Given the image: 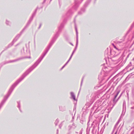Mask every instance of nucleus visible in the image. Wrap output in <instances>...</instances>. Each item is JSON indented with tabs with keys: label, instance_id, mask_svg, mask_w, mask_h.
I'll use <instances>...</instances> for the list:
<instances>
[{
	"label": "nucleus",
	"instance_id": "obj_29",
	"mask_svg": "<svg viewBox=\"0 0 134 134\" xmlns=\"http://www.w3.org/2000/svg\"><path fill=\"white\" fill-rule=\"evenodd\" d=\"M41 26V25H40V26H39V28H40V27Z\"/></svg>",
	"mask_w": 134,
	"mask_h": 134
},
{
	"label": "nucleus",
	"instance_id": "obj_26",
	"mask_svg": "<svg viewBox=\"0 0 134 134\" xmlns=\"http://www.w3.org/2000/svg\"><path fill=\"white\" fill-rule=\"evenodd\" d=\"M82 81H81V85H82Z\"/></svg>",
	"mask_w": 134,
	"mask_h": 134
},
{
	"label": "nucleus",
	"instance_id": "obj_20",
	"mask_svg": "<svg viewBox=\"0 0 134 134\" xmlns=\"http://www.w3.org/2000/svg\"><path fill=\"white\" fill-rule=\"evenodd\" d=\"M118 123H119V122H117L116 123V124L115 125V127H116V125H118Z\"/></svg>",
	"mask_w": 134,
	"mask_h": 134
},
{
	"label": "nucleus",
	"instance_id": "obj_5",
	"mask_svg": "<svg viewBox=\"0 0 134 134\" xmlns=\"http://www.w3.org/2000/svg\"><path fill=\"white\" fill-rule=\"evenodd\" d=\"M119 93V92H118L117 93H116V94L115 96V97H114V101H115V98L117 96H118Z\"/></svg>",
	"mask_w": 134,
	"mask_h": 134
},
{
	"label": "nucleus",
	"instance_id": "obj_16",
	"mask_svg": "<svg viewBox=\"0 0 134 134\" xmlns=\"http://www.w3.org/2000/svg\"><path fill=\"white\" fill-rule=\"evenodd\" d=\"M72 126H74L72 127L74 129L75 127V126L74 125V124H72Z\"/></svg>",
	"mask_w": 134,
	"mask_h": 134
},
{
	"label": "nucleus",
	"instance_id": "obj_9",
	"mask_svg": "<svg viewBox=\"0 0 134 134\" xmlns=\"http://www.w3.org/2000/svg\"><path fill=\"white\" fill-rule=\"evenodd\" d=\"M34 66H33V67H32V66L29 69V72H30L32 70L34 69H32L33 68Z\"/></svg>",
	"mask_w": 134,
	"mask_h": 134
},
{
	"label": "nucleus",
	"instance_id": "obj_2",
	"mask_svg": "<svg viewBox=\"0 0 134 134\" xmlns=\"http://www.w3.org/2000/svg\"><path fill=\"white\" fill-rule=\"evenodd\" d=\"M70 94L71 96V98H72L74 100H75V96L74 93L72 92H71L70 93Z\"/></svg>",
	"mask_w": 134,
	"mask_h": 134
},
{
	"label": "nucleus",
	"instance_id": "obj_10",
	"mask_svg": "<svg viewBox=\"0 0 134 134\" xmlns=\"http://www.w3.org/2000/svg\"><path fill=\"white\" fill-rule=\"evenodd\" d=\"M6 24L7 25H9L10 24V22L7 20H6Z\"/></svg>",
	"mask_w": 134,
	"mask_h": 134
},
{
	"label": "nucleus",
	"instance_id": "obj_21",
	"mask_svg": "<svg viewBox=\"0 0 134 134\" xmlns=\"http://www.w3.org/2000/svg\"><path fill=\"white\" fill-rule=\"evenodd\" d=\"M65 65H64L63 66L61 69V70H62V69H63L65 67Z\"/></svg>",
	"mask_w": 134,
	"mask_h": 134
},
{
	"label": "nucleus",
	"instance_id": "obj_3",
	"mask_svg": "<svg viewBox=\"0 0 134 134\" xmlns=\"http://www.w3.org/2000/svg\"><path fill=\"white\" fill-rule=\"evenodd\" d=\"M132 65L134 66V60L133 59L132 60L131 62H130V64L129 65V66Z\"/></svg>",
	"mask_w": 134,
	"mask_h": 134
},
{
	"label": "nucleus",
	"instance_id": "obj_6",
	"mask_svg": "<svg viewBox=\"0 0 134 134\" xmlns=\"http://www.w3.org/2000/svg\"><path fill=\"white\" fill-rule=\"evenodd\" d=\"M58 122H59V120L58 119H57L56 120V121L55 122V124L56 125H57V124L58 123Z\"/></svg>",
	"mask_w": 134,
	"mask_h": 134
},
{
	"label": "nucleus",
	"instance_id": "obj_15",
	"mask_svg": "<svg viewBox=\"0 0 134 134\" xmlns=\"http://www.w3.org/2000/svg\"><path fill=\"white\" fill-rule=\"evenodd\" d=\"M75 50H76V49H75L74 51H73V52H72V54H71V55H73L74 52H75Z\"/></svg>",
	"mask_w": 134,
	"mask_h": 134
},
{
	"label": "nucleus",
	"instance_id": "obj_13",
	"mask_svg": "<svg viewBox=\"0 0 134 134\" xmlns=\"http://www.w3.org/2000/svg\"><path fill=\"white\" fill-rule=\"evenodd\" d=\"M18 107L19 109H20V103L19 102H18Z\"/></svg>",
	"mask_w": 134,
	"mask_h": 134
},
{
	"label": "nucleus",
	"instance_id": "obj_11",
	"mask_svg": "<svg viewBox=\"0 0 134 134\" xmlns=\"http://www.w3.org/2000/svg\"><path fill=\"white\" fill-rule=\"evenodd\" d=\"M75 29H76V37H77V38H78V32H77V30L76 28Z\"/></svg>",
	"mask_w": 134,
	"mask_h": 134
},
{
	"label": "nucleus",
	"instance_id": "obj_22",
	"mask_svg": "<svg viewBox=\"0 0 134 134\" xmlns=\"http://www.w3.org/2000/svg\"><path fill=\"white\" fill-rule=\"evenodd\" d=\"M67 64H68V63H67L66 62V64L64 65H65H65H67Z\"/></svg>",
	"mask_w": 134,
	"mask_h": 134
},
{
	"label": "nucleus",
	"instance_id": "obj_4",
	"mask_svg": "<svg viewBox=\"0 0 134 134\" xmlns=\"http://www.w3.org/2000/svg\"><path fill=\"white\" fill-rule=\"evenodd\" d=\"M20 35L19 34L18 35H17L15 37V38L13 40V42H14L16 41L20 37Z\"/></svg>",
	"mask_w": 134,
	"mask_h": 134
},
{
	"label": "nucleus",
	"instance_id": "obj_7",
	"mask_svg": "<svg viewBox=\"0 0 134 134\" xmlns=\"http://www.w3.org/2000/svg\"><path fill=\"white\" fill-rule=\"evenodd\" d=\"M23 79V78L22 79H19V80H18L16 82V83H17V84L19 83Z\"/></svg>",
	"mask_w": 134,
	"mask_h": 134
},
{
	"label": "nucleus",
	"instance_id": "obj_27",
	"mask_svg": "<svg viewBox=\"0 0 134 134\" xmlns=\"http://www.w3.org/2000/svg\"><path fill=\"white\" fill-rule=\"evenodd\" d=\"M125 103V101L124 102H123V105H124V103Z\"/></svg>",
	"mask_w": 134,
	"mask_h": 134
},
{
	"label": "nucleus",
	"instance_id": "obj_19",
	"mask_svg": "<svg viewBox=\"0 0 134 134\" xmlns=\"http://www.w3.org/2000/svg\"><path fill=\"white\" fill-rule=\"evenodd\" d=\"M113 46H114V48H115L116 49H117V50H118V48H116V47L115 46H114V45H113Z\"/></svg>",
	"mask_w": 134,
	"mask_h": 134
},
{
	"label": "nucleus",
	"instance_id": "obj_32",
	"mask_svg": "<svg viewBox=\"0 0 134 134\" xmlns=\"http://www.w3.org/2000/svg\"><path fill=\"white\" fill-rule=\"evenodd\" d=\"M14 60H13V61H12V62H14Z\"/></svg>",
	"mask_w": 134,
	"mask_h": 134
},
{
	"label": "nucleus",
	"instance_id": "obj_14",
	"mask_svg": "<svg viewBox=\"0 0 134 134\" xmlns=\"http://www.w3.org/2000/svg\"><path fill=\"white\" fill-rule=\"evenodd\" d=\"M78 43V38H77V42L76 44V46H77Z\"/></svg>",
	"mask_w": 134,
	"mask_h": 134
},
{
	"label": "nucleus",
	"instance_id": "obj_12",
	"mask_svg": "<svg viewBox=\"0 0 134 134\" xmlns=\"http://www.w3.org/2000/svg\"><path fill=\"white\" fill-rule=\"evenodd\" d=\"M72 127L71 126H69L68 127V129L69 130H70L71 128Z\"/></svg>",
	"mask_w": 134,
	"mask_h": 134
},
{
	"label": "nucleus",
	"instance_id": "obj_30",
	"mask_svg": "<svg viewBox=\"0 0 134 134\" xmlns=\"http://www.w3.org/2000/svg\"><path fill=\"white\" fill-rule=\"evenodd\" d=\"M58 130H57V133H58Z\"/></svg>",
	"mask_w": 134,
	"mask_h": 134
},
{
	"label": "nucleus",
	"instance_id": "obj_34",
	"mask_svg": "<svg viewBox=\"0 0 134 134\" xmlns=\"http://www.w3.org/2000/svg\"><path fill=\"white\" fill-rule=\"evenodd\" d=\"M83 0H82V1H83Z\"/></svg>",
	"mask_w": 134,
	"mask_h": 134
},
{
	"label": "nucleus",
	"instance_id": "obj_23",
	"mask_svg": "<svg viewBox=\"0 0 134 134\" xmlns=\"http://www.w3.org/2000/svg\"><path fill=\"white\" fill-rule=\"evenodd\" d=\"M82 132L80 131V133H79V134H82Z\"/></svg>",
	"mask_w": 134,
	"mask_h": 134
},
{
	"label": "nucleus",
	"instance_id": "obj_8",
	"mask_svg": "<svg viewBox=\"0 0 134 134\" xmlns=\"http://www.w3.org/2000/svg\"><path fill=\"white\" fill-rule=\"evenodd\" d=\"M123 58V57L122 56H121L119 59V61L120 62H122V60Z\"/></svg>",
	"mask_w": 134,
	"mask_h": 134
},
{
	"label": "nucleus",
	"instance_id": "obj_25",
	"mask_svg": "<svg viewBox=\"0 0 134 134\" xmlns=\"http://www.w3.org/2000/svg\"><path fill=\"white\" fill-rule=\"evenodd\" d=\"M117 131H116V132H115V134H116V133H117Z\"/></svg>",
	"mask_w": 134,
	"mask_h": 134
},
{
	"label": "nucleus",
	"instance_id": "obj_33",
	"mask_svg": "<svg viewBox=\"0 0 134 134\" xmlns=\"http://www.w3.org/2000/svg\"><path fill=\"white\" fill-rule=\"evenodd\" d=\"M91 1L90 0H89V1L90 2Z\"/></svg>",
	"mask_w": 134,
	"mask_h": 134
},
{
	"label": "nucleus",
	"instance_id": "obj_1",
	"mask_svg": "<svg viewBox=\"0 0 134 134\" xmlns=\"http://www.w3.org/2000/svg\"><path fill=\"white\" fill-rule=\"evenodd\" d=\"M58 36V35H57V34H56L55 35V36L53 38V39L52 40L51 42L49 44V46L48 47V48H47L46 49V51L39 58L38 60L34 64V65L32 66V67L34 66L32 69L35 68L41 62V61L43 58L44 56H45V55H46V54L48 51L51 46L55 42Z\"/></svg>",
	"mask_w": 134,
	"mask_h": 134
},
{
	"label": "nucleus",
	"instance_id": "obj_31",
	"mask_svg": "<svg viewBox=\"0 0 134 134\" xmlns=\"http://www.w3.org/2000/svg\"><path fill=\"white\" fill-rule=\"evenodd\" d=\"M129 56V55H128V56H127V57H128V56Z\"/></svg>",
	"mask_w": 134,
	"mask_h": 134
},
{
	"label": "nucleus",
	"instance_id": "obj_28",
	"mask_svg": "<svg viewBox=\"0 0 134 134\" xmlns=\"http://www.w3.org/2000/svg\"><path fill=\"white\" fill-rule=\"evenodd\" d=\"M41 26V25H40V26H39V28H40V27Z\"/></svg>",
	"mask_w": 134,
	"mask_h": 134
},
{
	"label": "nucleus",
	"instance_id": "obj_17",
	"mask_svg": "<svg viewBox=\"0 0 134 134\" xmlns=\"http://www.w3.org/2000/svg\"><path fill=\"white\" fill-rule=\"evenodd\" d=\"M72 55H71L69 59V60H70L71 59L72 57Z\"/></svg>",
	"mask_w": 134,
	"mask_h": 134
},
{
	"label": "nucleus",
	"instance_id": "obj_18",
	"mask_svg": "<svg viewBox=\"0 0 134 134\" xmlns=\"http://www.w3.org/2000/svg\"><path fill=\"white\" fill-rule=\"evenodd\" d=\"M32 18H31L30 19L29 21V22H30V23L31 21L32 20Z\"/></svg>",
	"mask_w": 134,
	"mask_h": 134
},
{
	"label": "nucleus",
	"instance_id": "obj_24",
	"mask_svg": "<svg viewBox=\"0 0 134 134\" xmlns=\"http://www.w3.org/2000/svg\"><path fill=\"white\" fill-rule=\"evenodd\" d=\"M70 60H69H69H68V61H67V63H68L70 61Z\"/></svg>",
	"mask_w": 134,
	"mask_h": 134
}]
</instances>
